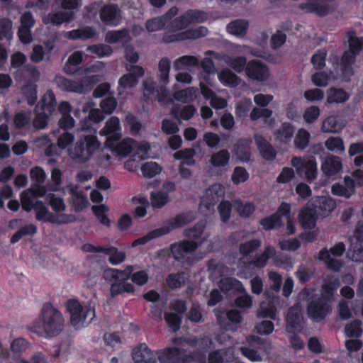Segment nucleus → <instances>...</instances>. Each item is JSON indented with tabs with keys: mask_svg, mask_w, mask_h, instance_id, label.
Returning a JSON list of instances; mask_svg holds the SVG:
<instances>
[{
	"mask_svg": "<svg viewBox=\"0 0 363 363\" xmlns=\"http://www.w3.org/2000/svg\"><path fill=\"white\" fill-rule=\"evenodd\" d=\"M294 133V128L289 123H284L274 132V137L277 140L281 143H287L291 141Z\"/></svg>",
	"mask_w": 363,
	"mask_h": 363,
	"instance_id": "4c0bfd02",
	"label": "nucleus"
},
{
	"mask_svg": "<svg viewBox=\"0 0 363 363\" xmlns=\"http://www.w3.org/2000/svg\"><path fill=\"white\" fill-rule=\"evenodd\" d=\"M64 327L65 319L62 313L49 303L43 305L40 316L33 325V331L45 337L58 335Z\"/></svg>",
	"mask_w": 363,
	"mask_h": 363,
	"instance_id": "f03ea898",
	"label": "nucleus"
},
{
	"mask_svg": "<svg viewBox=\"0 0 363 363\" xmlns=\"http://www.w3.org/2000/svg\"><path fill=\"white\" fill-rule=\"evenodd\" d=\"M29 342L23 337H17L12 340L10 345L11 352L16 357H20L29 347Z\"/></svg>",
	"mask_w": 363,
	"mask_h": 363,
	"instance_id": "4d7b16f0",
	"label": "nucleus"
},
{
	"mask_svg": "<svg viewBox=\"0 0 363 363\" xmlns=\"http://www.w3.org/2000/svg\"><path fill=\"white\" fill-rule=\"evenodd\" d=\"M224 60L225 62L235 72L238 73H240L243 71L245 72V68L247 63L245 57L225 56Z\"/></svg>",
	"mask_w": 363,
	"mask_h": 363,
	"instance_id": "5fc2aeb1",
	"label": "nucleus"
},
{
	"mask_svg": "<svg viewBox=\"0 0 363 363\" xmlns=\"http://www.w3.org/2000/svg\"><path fill=\"white\" fill-rule=\"evenodd\" d=\"M104 67L103 62H96L84 69L85 73H95L96 74L85 76L76 80L60 77L57 82L59 86L65 91L86 94L93 88L95 84L101 80V77L97 73H100L104 69Z\"/></svg>",
	"mask_w": 363,
	"mask_h": 363,
	"instance_id": "20e7f679",
	"label": "nucleus"
},
{
	"mask_svg": "<svg viewBox=\"0 0 363 363\" xmlns=\"http://www.w3.org/2000/svg\"><path fill=\"white\" fill-rule=\"evenodd\" d=\"M46 200L48 204L50 206L52 211L57 214H62L66 208L67 206L63 198L53 193H49L46 196Z\"/></svg>",
	"mask_w": 363,
	"mask_h": 363,
	"instance_id": "37998d69",
	"label": "nucleus"
},
{
	"mask_svg": "<svg viewBox=\"0 0 363 363\" xmlns=\"http://www.w3.org/2000/svg\"><path fill=\"white\" fill-rule=\"evenodd\" d=\"M102 253L109 256L108 261L113 265H117L123 262L125 259V253L122 251H118L114 247H104L101 250Z\"/></svg>",
	"mask_w": 363,
	"mask_h": 363,
	"instance_id": "8fccbe9b",
	"label": "nucleus"
},
{
	"mask_svg": "<svg viewBox=\"0 0 363 363\" xmlns=\"http://www.w3.org/2000/svg\"><path fill=\"white\" fill-rule=\"evenodd\" d=\"M350 242L347 257L354 262H363V224L359 223L352 237L349 238Z\"/></svg>",
	"mask_w": 363,
	"mask_h": 363,
	"instance_id": "4468645a",
	"label": "nucleus"
},
{
	"mask_svg": "<svg viewBox=\"0 0 363 363\" xmlns=\"http://www.w3.org/2000/svg\"><path fill=\"white\" fill-rule=\"evenodd\" d=\"M208 34V29L204 26H199L189 29L180 33L177 40L196 39L204 37Z\"/></svg>",
	"mask_w": 363,
	"mask_h": 363,
	"instance_id": "864d4df0",
	"label": "nucleus"
},
{
	"mask_svg": "<svg viewBox=\"0 0 363 363\" xmlns=\"http://www.w3.org/2000/svg\"><path fill=\"white\" fill-rule=\"evenodd\" d=\"M234 153L242 162H248L250 158V142L247 140H238Z\"/></svg>",
	"mask_w": 363,
	"mask_h": 363,
	"instance_id": "79ce46f5",
	"label": "nucleus"
},
{
	"mask_svg": "<svg viewBox=\"0 0 363 363\" xmlns=\"http://www.w3.org/2000/svg\"><path fill=\"white\" fill-rule=\"evenodd\" d=\"M81 132L74 147L69 150V155L75 161L84 162L99 148L100 143L96 137V129L82 127Z\"/></svg>",
	"mask_w": 363,
	"mask_h": 363,
	"instance_id": "7ed1b4c3",
	"label": "nucleus"
},
{
	"mask_svg": "<svg viewBox=\"0 0 363 363\" xmlns=\"http://www.w3.org/2000/svg\"><path fill=\"white\" fill-rule=\"evenodd\" d=\"M350 98V95L342 89L330 88L327 92V102L329 104L344 103Z\"/></svg>",
	"mask_w": 363,
	"mask_h": 363,
	"instance_id": "49530a36",
	"label": "nucleus"
},
{
	"mask_svg": "<svg viewBox=\"0 0 363 363\" xmlns=\"http://www.w3.org/2000/svg\"><path fill=\"white\" fill-rule=\"evenodd\" d=\"M99 15L101 21L111 26L118 25L121 18V11L118 6L115 4L104 6L101 9Z\"/></svg>",
	"mask_w": 363,
	"mask_h": 363,
	"instance_id": "6ab92c4d",
	"label": "nucleus"
},
{
	"mask_svg": "<svg viewBox=\"0 0 363 363\" xmlns=\"http://www.w3.org/2000/svg\"><path fill=\"white\" fill-rule=\"evenodd\" d=\"M248 28V23L245 20L238 19L228 24L227 30L236 36H244Z\"/></svg>",
	"mask_w": 363,
	"mask_h": 363,
	"instance_id": "a18cd8bd",
	"label": "nucleus"
},
{
	"mask_svg": "<svg viewBox=\"0 0 363 363\" xmlns=\"http://www.w3.org/2000/svg\"><path fill=\"white\" fill-rule=\"evenodd\" d=\"M143 95L146 100L157 99L163 104H169L172 102V98L166 88L158 86L152 79H147L143 82Z\"/></svg>",
	"mask_w": 363,
	"mask_h": 363,
	"instance_id": "f8f14e48",
	"label": "nucleus"
},
{
	"mask_svg": "<svg viewBox=\"0 0 363 363\" xmlns=\"http://www.w3.org/2000/svg\"><path fill=\"white\" fill-rule=\"evenodd\" d=\"M86 50L99 58L108 57L113 52L111 47L106 44L92 45L88 46Z\"/></svg>",
	"mask_w": 363,
	"mask_h": 363,
	"instance_id": "0e129e2a",
	"label": "nucleus"
},
{
	"mask_svg": "<svg viewBox=\"0 0 363 363\" xmlns=\"http://www.w3.org/2000/svg\"><path fill=\"white\" fill-rule=\"evenodd\" d=\"M332 306L328 297L320 296L313 298L307 306V315L310 319L315 323L323 320L332 313Z\"/></svg>",
	"mask_w": 363,
	"mask_h": 363,
	"instance_id": "1a4fd4ad",
	"label": "nucleus"
},
{
	"mask_svg": "<svg viewBox=\"0 0 363 363\" xmlns=\"http://www.w3.org/2000/svg\"><path fill=\"white\" fill-rule=\"evenodd\" d=\"M230 154L227 150H220L211 155L209 163L213 168L224 170L229 164Z\"/></svg>",
	"mask_w": 363,
	"mask_h": 363,
	"instance_id": "c85d7f7f",
	"label": "nucleus"
},
{
	"mask_svg": "<svg viewBox=\"0 0 363 363\" xmlns=\"http://www.w3.org/2000/svg\"><path fill=\"white\" fill-rule=\"evenodd\" d=\"M335 6V3L329 5L325 2L320 4L311 0L301 3L299 7L307 13H314L318 16H325L331 12Z\"/></svg>",
	"mask_w": 363,
	"mask_h": 363,
	"instance_id": "4be33fe9",
	"label": "nucleus"
},
{
	"mask_svg": "<svg viewBox=\"0 0 363 363\" xmlns=\"http://www.w3.org/2000/svg\"><path fill=\"white\" fill-rule=\"evenodd\" d=\"M349 50L345 51L342 60L341 65L346 75L352 74V65L354 62L356 55L363 51V37L358 38L354 31L347 33Z\"/></svg>",
	"mask_w": 363,
	"mask_h": 363,
	"instance_id": "6e6552de",
	"label": "nucleus"
},
{
	"mask_svg": "<svg viewBox=\"0 0 363 363\" xmlns=\"http://www.w3.org/2000/svg\"><path fill=\"white\" fill-rule=\"evenodd\" d=\"M128 74L123 75L118 81V89H126L135 87L138 84V79L144 75L143 68L138 65H125Z\"/></svg>",
	"mask_w": 363,
	"mask_h": 363,
	"instance_id": "2eb2a0df",
	"label": "nucleus"
},
{
	"mask_svg": "<svg viewBox=\"0 0 363 363\" xmlns=\"http://www.w3.org/2000/svg\"><path fill=\"white\" fill-rule=\"evenodd\" d=\"M199 244L194 240H184L171 245L170 251L175 260L182 264L192 265L195 262L194 252Z\"/></svg>",
	"mask_w": 363,
	"mask_h": 363,
	"instance_id": "0eeeda50",
	"label": "nucleus"
},
{
	"mask_svg": "<svg viewBox=\"0 0 363 363\" xmlns=\"http://www.w3.org/2000/svg\"><path fill=\"white\" fill-rule=\"evenodd\" d=\"M74 13L72 11H58L49 13L43 18L46 24L59 26L64 22H68L73 19Z\"/></svg>",
	"mask_w": 363,
	"mask_h": 363,
	"instance_id": "2f4dec72",
	"label": "nucleus"
},
{
	"mask_svg": "<svg viewBox=\"0 0 363 363\" xmlns=\"http://www.w3.org/2000/svg\"><path fill=\"white\" fill-rule=\"evenodd\" d=\"M219 287L225 292H230L231 291L245 292V289L243 286V284L239 280L231 277L222 279L219 281Z\"/></svg>",
	"mask_w": 363,
	"mask_h": 363,
	"instance_id": "e433bc0d",
	"label": "nucleus"
},
{
	"mask_svg": "<svg viewBox=\"0 0 363 363\" xmlns=\"http://www.w3.org/2000/svg\"><path fill=\"white\" fill-rule=\"evenodd\" d=\"M245 74L249 78L258 82L267 81L270 75L266 65L257 60H252L247 62Z\"/></svg>",
	"mask_w": 363,
	"mask_h": 363,
	"instance_id": "dca6fc26",
	"label": "nucleus"
},
{
	"mask_svg": "<svg viewBox=\"0 0 363 363\" xmlns=\"http://www.w3.org/2000/svg\"><path fill=\"white\" fill-rule=\"evenodd\" d=\"M129 32L126 29L111 30L106 33L105 41L108 43H122L125 45L130 40Z\"/></svg>",
	"mask_w": 363,
	"mask_h": 363,
	"instance_id": "c9c22d12",
	"label": "nucleus"
},
{
	"mask_svg": "<svg viewBox=\"0 0 363 363\" xmlns=\"http://www.w3.org/2000/svg\"><path fill=\"white\" fill-rule=\"evenodd\" d=\"M199 64V59L195 56L184 55L174 62L173 67L176 70H180L189 67H196Z\"/></svg>",
	"mask_w": 363,
	"mask_h": 363,
	"instance_id": "3c124183",
	"label": "nucleus"
},
{
	"mask_svg": "<svg viewBox=\"0 0 363 363\" xmlns=\"http://www.w3.org/2000/svg\"><path fill=\"white\" fill-rule=\"evenodd\" d=\"M21 202L24 211L30 212L33 210L35 211V219L38 221L65 225L74 223L77 220L73 214H55L50 212L43 201L35 198L30 189L25 190L21 193Z\"/></svg>",
	"mask_w": 363,
	"mask_h": 363,
	"instance_id": "f257e3e1",
	"label": "nucleus"
},
{
	"mask_svg": "<svg viewBox=\"0 0 363 363\" xmlns=\"http://www.w3.org/2000/svg\"><path fill=\"white\" fill-rule=\"evenodd\" d=\"M179 350L177 347H168L160 352L158 359L160 363H179Z\"/></svg>",
	"mask_w": 363,
	"mask_h": 363,
	"instance_id": "58836bf2",
	"label": "nucleus"
},
{
	"mask_svg": "<svg viewBox=\"0 0 363 363\" xmlns=\"http://www.w3.org/2000/svg\"><path fill=\"white\" fill-rule=\"evenodd\" d=\"M126 280H118L111 284V295L114 297L123 292H133L134 286L125 281Z\"/></svg>",
	"mask_w": 363,
	"mask_h": 363,
	"instance_id": "603ef678",
	"label": "nucleus"
},
{
	"mask_svg": "<svg viewBox=\"0 0 363 363\" xmlns=\"http://www.w3.org/2000/svg\"><path fill=\"white\" fill-rule=\"evenodd\" d=\"M72 196V203L76 212H80L87 206L88 199L76 184H69L66 186Z\"/></svg>",
	"mask_w": 363,
	"mask_h": 363,
	"instance_id": "b1692460",
	"label": "nucleus"
},
{
	"mask_svg": "<svg viewBox=\"0 0 363 363\" xmlns=\"http://www.w3.org/2000/svg\"><path fill=\"white\" fill-rule=\"evenodd\" d=\"M13 23L9 18L0 19V40H10L13 38Z\"/></svg>",
	"mask_w": 363,
	"mask_h": 363,
	"instance_id": "338daca9",
	"label": "nucleus"
},
{
	"mask_svg": "<svg viewBox=\"0 0 363 363\" xmlns=\"http://www.w3.org/2000/svg\"><path fill=\"white\" fill-rule=\"evenodd\" d=\"M132 357L135 363H155L156 362L153 351L145 343H141L134 348Z\"/></svg>",
	"mask_w": 363,
	"mask_h": 363,
	"instance_id": "5701e85b",
	"label": "nucleus"
},
{
	"mask_svg": "<svg viewBox=\"0 0 363 363\" xmlns=\"http://www.w3.org/2000/svg\"><path fill=\"white\" fill-rule=\"evenodd\" d=\"M196 111L191 105L184 106L181 109L174 106L172 109V114L177 119L189 120L193 117Z\"/></svg>",
	"mask_w": 363,
	"mask_h": 363,
	"instance_id": "bf43d9fd",
	"label": "nucleus"
},
{
	"mask_svg": "<svg viewBox=\"0 0 363 363\" xmlns=\"http://www.w3.org/2000/svg\"><path fill=\"white\" fill-rule=\"evenodd\" d=\"M301 307L300 303H297L290 308L286 316V331L294 333L301 328L302 321Z\"/></svg>",
	"mask_w": 363,
	"mask_h": 363,
	"instance_id": "393cba45",
	"label": "nucleus"
},
{
	"mask_svg": "<svg viewBox=\"0 0 363 363\" xmlns=\"http://www.w3.org/2000/svg\"><path fill=\"white\" fill-rule=\"evenodd\" d=\"M342 165L339 157L330 155L323 160L321 169L324 174L328 177L335 176L342 170Z\"/></svg>",
	"mask_w": 363,
	"mask_h": 363,
	"instance_id": "a878e982",
	"label": "nucleus"
},
{
	"mask_svg": "<svg viewBox=\"0 0 363 363\" xmlns=\"http://www.w3.org/2000/svg\"><path fill=\"white\" fill-rule=\"evenodd\" d=\"M334 195L350 198L354 193V182L350 177H345L342 184L336 183L332 186Z\"/></svg>",
	"mask_w": 363,
	"mask_h": 363,
	"instance_id": "cd10ccee",
	"label": "nucleus"
},
{
	"mask_svg": "<svg viewBox=\"0 0 363 363\" xmlns=\"http://www.w3.org/2000/svg\"><path fill=\"white\" fill-rule=\"evenodd\" d=\"M207 18V13L202 11L189 10L182 16L175 18L172 23V28L174 30H182L191 23H203Z\"/></svg>",
	"mask_w": 363,
	"mask_h": 363,
	"instance_id": "ddd939ff",
	"label": "nucleus"
},
{
	"mask_svg": "<svg viewBox=\"0 0 363 363\" xmlns=\"http://www.w3.org/2000/svg\"><path fill=\"white\" fill-rule=\"evenodd\" d=\"M345 251V245L342 242H337L330 250L323 249L319 252L318 258L323 261L328 269L337 272L342 266L340 257Z\"/></svg>",
	"mask_w": 363,
	"mask_h": 363,
	"instance_id": "9d476101",
	"label": "nucleus"
},
{
	"mask_svg": "<svg viewBox=\"0 0 363 363\" xmlns=\"http://www.w3.org/2000/svg\"><path fill=\"white\" fill-rule=\"evenodd\" d=\"M257 316L276 320L277 308L273 303H266L263 302L260 304L259 308L257 311Z\"/></svg>",
	"mask_w": 363,
	"mask_h": 363,
	"instance_id": "680f3d73",
	"label": "nucleus"
},
{
	"mask_svg": "<svg viewBox=\"0 0 363 363\" xmlns=\"http://www.w3.org/2000/svg\"><path fill=\"white\" fill-rule=\"evenodd\" d=\"M206 222L201 220L196 223L193 227L185 229L183 235L189 239H199L202 235L206 228Z\"/></svg>",
	"mask_w": 363,
	"mask_h": 363,
	"instance_id": "052dcab7",
	"label": "nucleus"
},
{
	"mask_svg": "<svg viewBox=\"0 0 363 363\" xmlns=\"http://www.w3.org/2000/svg\"><path fill=\"white\" fill-rule=\"evenodd\" d=\"M111 151L120 157H125L134 151L133 157L145 160L149 157L150 145L147 142L138 143L131 138H125L114 144L113 141L108 143Z\"/></svg>",
	"mask_w": 363,
	"mask_h": 363,
	"instance_id": "423d86ee",
	"label": "nucleus"
},
{
	"mask_svg": "<svg viewBox=\"0 0 363 363\" xmlns=\"http://www.w3.org/2000/svg\"><path fill=\"white\" fill-rule=\"evenodd\" d=\"M340 281L337 277H330L325 279L322 287L323 294L321 296L328 297L330 300L333 292L340 286Z\"/></svg>",
	"mask_w": 363,
	"mask_h": 363,
	"instance_id": "e2e57ef3",
	"label": "nucleus"
},
{
	"mask_svg": "<svg viewBox=\"0 0 363 363\" xmlns=\"http://www.w3.org/2000/svg\"><path fill=\"white\" fill-rule=\"evenodd\" d=\"M201 91L207 100H210V104L214 108L221 109L227 106L226 101L217 96L208 86L201 84Z\"/></svg>",
	"mask_w": 363,
	"mask_h": 363,
	"instance_id": "f704fd0d",
	"label": "nucleus"
},
{
	"mask_svg": "<svg viewBox=\"0 0 363 363\" xmlns=\"http://www.w3.org/2000/svg\"><path fill=\"white\" fill-rule=\"evenodd\" d=\"M220 82L228 86H236L239 84V77L228 69H223L218 74Z\"/></svg>",
	"mask_w": 363,
	"mask_h": 363,
	"instance_id": "13d9d810",
	"label": "nucleus"
},
{
	"mask_svg": "<svg viewBox=\"0 0 363 363\" xmlns=\"http://www.w3.org/2000/svg\"><path fill=\"white\" fill-rule=\"evenodd\" d=\"M66 308L69 314L70 323L77 329L88 325L95 318L94 307L90 303L82 305L76 299H69L66 303Z\"/></svg>",
	"mask_w": 363,
	"mask_h": 363,
	"instance_id": "39448f33",
	"label": "nucleus"
},
{
	"mask_svg": "<svg viewBox=\"0 0 363 363\" xmlns=\"http://www.w3.org/2000/svg\"><path fill=\"white\" fill-rule=\"evenodd\" d=\"M195 218L196 216L193 212L180 213L168 220L160 229L164 230V235H167L174 229L182 228L190 223Z\"/></svg>",
	"mask_w": 363,
	"mask_h": 363,
	"instance_id": "f3484780",
	"label": "nucleus"
},
{
	"mask_svg": "<svg viewBox=\"0 0 363 363\" xmlns=\"http://www.w3.org/2000/svg\"><path fill=\"white\" fill-rule=\"evenodd\" d=\"M310 138L311 135L308 131L301 128L298 130L294 138V145L298 149L304 150L308 145Z\"/></svg>",
	"mask_w": 363,
	"mask_h": 363,
	"instance_id": "774afa93",
	"label": "nucleus"
},
{
	"mask_svg": "<svg viewBox=\"0 0 363 363\" xmlns=\"http://www.w3.org/2000/svg\"><path fill=\"white\" fill-rule=\"evenodd\" d=\"M99 134L106 137L108 143L119 140L121 137V128L118 118L111 116L100 130Z\"/></svg>",
	"mask_w": 363,
	"mask_h": 363,
	"instance_id": "a211bd4d",
	"label": "nucleus"
},
{
	"mask_svg": "<svg viewBox=\"0 0 363 363\" xmlns=\"http://www.w3.org/2000/svg\"><path fill=\"white\" fill-rule=\"evenodd\" d=\"M151 205L153 208H161L170 201L167 192L163 191H152L150 194Z\"/></svg>",
	"mask_w": 363,
	"mask_h": 363,
	"instance_id": "6e6d98bb",
	"label": "nucleus"
},
{
	"mask_svg": "<svg viewBox=\"0 0 363 363\" xmlns=\"http://www.w3.org/2000/svg\"><path fill=\"white\" fill-rule=\"evenodd\" d=\"M83 60V52L82 51L74 52L67 59L64 70L66 73L73 74L76 71V67L79 65Z\"/></svg>",
	"mask_w": 363,
	"mask_h": 363,
	"instance_id": "09e8293b",
	"label": "nucleus"
},
{
	"mask_svg": "<svg viewBox=\"0 0 363 363\" xmlns=\"http://www.w3.org/2000/svg\"><path fill=\"white\" fill-rule=\"evenodd\" d=\"M311 206L316 212V216L325 217L335 208V202L330 197L319 196L313 199Z\"/></svg>",
	"mask_w": 363,
	"mask_h": 363,
	"instance_id": "412c9836",
	"label": "nucleus"
},
{
	"mask_svg": "<svg viewBox=\"0 0 363 363\" xmlns=\"http://www.w3.org/2000/svg\"><path fill=\"white\" fill-rule=\"evenodd\" d=\"M133 270L135 267L131 265L127 266L124 270L108 268L104 271L103 277L111 284L118 280H128Z\"/></svg>",
	"mask_w": 363,
	"mask_h": 363,
	"instance_id": "bb28decb",
	"label": "nucleus"
},
{
	"mask_svg": "<svg viewBox=\"0 0 363 363\" xmlns=\"http://www.w3.org/2000/svg\"><path fill=\"white\" fill-rule=\"evenodd\" d=\"M275 254V249L271 245H267L261 254L255 256L250 264L257 268H264L267 265L269 259L273 257Z\"/></svg>",
	"mask_w": 363,
	"mask_h": 363,
	"instance_id": "473e14b6",
	"label": "nucleus"
},
{
	"mask_svg": "<svg viewBox=\"0 0 363 363\" xmlns=\"http://www.w3.org/2000/svg\"><path fill=\"white\" fill-rule=\"evenodd\" d=\"M224 187L220 184H213L206 191L199 205L200 211L208 214L213 211L214 206L224 196Z\"/></svg>",
	"mask_w": 363,
	"mask_h": 363,
	"instance_id": "9b49d317",
	"label": "nucleus"
},
{
	"mask_svg": "<svg viewBox=\"0 0 363 363\" xmlns=\"http://www.w3.org/2000/svg\"><path fill=\"white\" fill-rule=\"evenodd\" d=\"M63 36L69 40H94L99 38V31L92 26H84L78 29L65 32Z\"/></svg>",
	"mask_w": 363,
	"mask_h": 363,
	"instance_id": "aec40b11",
	"label": "nucleus"
},
{
	"mask_svg": "<svg viewBox=\"0 0 363 363\" xmlns=\"http://www.w3.org/2000/svg\"><path fill=\"white\" fill-rule=\"evenodd\" d=\"M235 357L234 349L228 347L220 350H215L209 353L208 363H223L233 362Z\"/></svg>",
	"mask_w": 363,
	"mask_h": 363,
	"instance_id": "c756f323",
	"label": "nucleus"
},
{
	"mask_svg": "<svg viewBox=\"0 0 363 363\" xmlns=\"http://www.w3.org/2000/svg\"><path fill=\"white\" fill-rule=\"evenodd\" d=\"M37 106H39L40 110L52 115L56 107V100L53 92L48 91Z\"/></svg>",
	"mask_w": 363,
	"mask_h": 363,
	"instance_id": "ea45409f",
	"label": "nucleus"
},
{
	"mask_svg": "<svg viewBox=\"0 0 363 363\" xmlns=\"http://www.w3.org/2000/svg\"><path fill=\"white\" fill-rule=\"evenodd\" d=\"M255 140L262 156L264 159L271 160L275 157V150L262 135L256 134Z\"/></svg>",
	"mask_w": 363,
	"mask_h": 363,
	"instance_id": "72a5a7b5",
	"label": "nucleus"
},
{
	"mask_svg": "<svg viewBox=\"0 0 363 363\" xmlns=\"http://www.w3.org/2000/svg\"><path fill=\"white\" fill-rule=\"evenodd\" d=\"M343 127V124L337 120V117L330 116L323 121L321 130L323 133H336L341 131Z\"/></svg>",
	"mask_w": 363,
	"mask_h": 363,
	"instance_id": "a19ab883",
	"label": "nucleus"
},
{
	"mask_svg": "<svg viewBox=\"0 0 363 363\" xmlns=\"http://www.w3.org/2000/svg\"><path fill=\"white\" fill-rule=\"evenodd\" d=\"M233 207L242 218L250 217L255 211V206L252 202H243L240 199L233 201Z\"/></svg>",
	"mask_w": 363,
	"mask_h": 363,
	"instance_id": "de8ad7c7",
	"label": "nucleus"
},
{
	"mask_svg": "<svg viewBox=\"0 0 363 363\" xmlns=\"http://www.w3.org/2000/svg\"><path fill=\"white\" fill-rule=\"evenodd\" d=\"M299 221L304 228L311 229L315 227V220L319 217L311 203L299 213Z\"/></svg>",
	"mask_w": 363,
	"mask_h": 363,
	"instance_id": "7c9ffc66",
	"label": "nucleus"
},
{
	"mask_svg": "<svg viewBox=\"0 0 363 363\" xmlns=\"http://www.w3.org/2000/svg\"><path fill=\"white\" fill-rule=\"evenodd\" d=\"M199 95V90L193 87H189L174 92L172 100L175 99L178 101L186 103L195 100Z\"/></svg>",
	"mask_w": 363,
	"mask_h": 363,
	"instance_id": "c03bdc74",
	"label": "nucleus"
},
{
	"mask_svg": "<svg viewBox=\"0 0 363 363\" xmlns=\"http://www.w3.org/2000/svg\"><path fill=\"white\" fill-rule=\"evenodd\" d=\"M37 232V227L34 224L30 223L22 226L16 231L11 238V242L14 244L18 242L23 236L33 235Z\"/></svg>",
	"mask_w": 363,
	"mask_h": 363,
	"instance_id": "69168bd1",
	"label": "nucleus"
}]
</instances>
